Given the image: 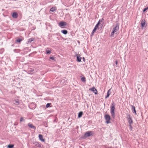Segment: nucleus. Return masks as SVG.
Returning <instances> with one entry per match:
<instances>
[{"label":"nucleus","instance_id":"15","mask_svg":"<svg viewBox=\"0 0 148 148\" xmlns=\"http://www.w3.org/2000/svg\"><path fill=\"white\" fill-rule=\"evenodd\" d=\"M34 69L32 68H30L28 69V73L29 74H32V72L34 71Z\"/></svg>","mask_w":148,"mask_h":148},{"label":"nucleus","instance_id":"29","mask_svg":"<svg viewBox=\"0 0 148 148\" xmlns=\"http://www.w3.org/2000/svg\"><path fill=\"white\" fill-rule=\"evenodd\" d=\"M148 9V7L144 8L143 10V12H145Z\"/></svg>","mask_w":148,"mask_h":148},{"label":"nucleus","instance_id":"32","mask_svg":"<svg viewBox=\"0 0 148 148\" xmlns=\"http://www.w3.org/2000/svg\"><path fill=\"white\" fill-rule=\"evenodd\" d=\"M50 59L52 60H54V57L53 56L51 57L50 58Z\"/></svg>","mask_w":148,"mask_h":148},{"label":"nucleus","instance_id":"11","mask_svg":"<svg viewBox=\"0 0 148 148\" xmlns=\"http://www.w3.org/2000/svg\"><path fill=\"white\" fill-rule=\"evenodd\" d=\"M111 89H110L108 90L107 93V95L105 97L106 98H108L109 97L111 93Z\"/></svg>","mask_w":148,"mask_h":148},{"label":"nucleus","instance_id":"16","mask_svg":"<svg viewBox=\"0 0 148 148\" xmlns=\"http://www.w3.org/2000/svg\"><path fill=\"white\" fill-rule=\"evenodd\" d=\"M132 107V110L133 112V113H135L136 114V111L135 110V107L133 106H131Z\"/></svg>","mask_w":148,"mask_h":148},{"label":"nucleus","instance_id":"21","mask_svg":"<svg viewBox=\"0 0 148 148\" xmlns=\"http://www.w3.org/2000/svg\"><path fill=\"white\" fill-rule=\"evenodd\" d=\"M83 114V112H80L78 114V117L79 118L81 117Z\"/></svg>","mask_w":148,"mask_h":148},{"label":"nucleus","instance_id":"35","mask_svg":"<svg viewBox=\"0 0 148 148\" xmlns=\"http://www.w3.org/2000/svg\"><path fill=\"white\" fill-rule=\"evenodd\" d=\"M115 64H116V65H117V64H118V62H117V60H116L115 61Z\"/></svg>","mask_w":148,"mask_h":148},{"label":"nucleus","instance_id":"7","mask_svg":"<svg viewBox=\"0 0 148 148\" xmlns=\"http://www.w3.org/2000/svg\"><path fill=\"white\" fill-rule=\"evenodd\" d=\"M12 16L14 18H17L18 16V15L16 12H14L12 13Z\"/></svg>","mask_w":148,"mask_h":148},{"label":"nucleus","instance_id":"13","mask_svg":"<svg viewBox=\"0 0 148 148\" xmlns=\"http://www.w3.org/2000/svg\"><path fill=\"white\" fill-rule=\"evenodd\" d=\"M67 83V81L66 80H65L64 79L62 80L61 82V84L63 85H65Z\"/></svg>","mask_w":148,"mask_h":148},{"label":"nucleus","instance_id":"14","mask_svg":"<svg viewBox=\"0 0 148 148\" xmlns=\"http://www.w3.org/2000/svg\"><path fill=\"white\" fill-rule=\"evenodd\" d=\"M38 137L39 139L42 142H44L45 140L43 138V136L41 134H39Z\"/></svg>","mask_w":148,"mask_h":148},{"label":"nucleus","instance_id":"24","mask_svg":"<svg viewBox=\"0 0 148 148\" xmlns=\"http://www.w3.org/2000/svg\"><path fill=\"white\" fill-rule=\"evenodd\" d=\"M14 146L13 145H9L8 146V148H13Z\"/></svg>","mask_w":148,"mask_h":148},{"label":"nucleus","instance_id":"12","mask_svg":"<svg viewBox=\"0 0 148 148\" xmlns=\"http://www.w3.org/2000/svg\"><path fill=\"white\" fill-rule=\"evenodd\" d=\"M46 51L47 54H49L51 53V50L50 48H47L46 49Z\"/></svg>","mask_w":148,"mask_h":148},{"label":"nucleus","instance_id":"33","mask_svg":"<svg viewBox=\"0 0 148 148\" xmlns=\"http://www.w3.org/2000/svg\"><path fill=\"white\" fill-rule=\"evenodd\" d=\"M100 22L99 21L96 24L97 25L99 26V25L100 24Z\"/></svg>","mask_w":148,"mask_h":148},{"label":"nucleus","instance_id":"17","mask_svg":"<svg viewBox=\"0 0 148 148\" xmlns=\"http://www.w3.org/2000/svg\"><path fill=\"white\" fill-rule=\"evenodd\" d=\"M98 26H99L97 25H95V27H94L93 30V31L92 32V34H93L96 31V30H97V29L98 28Z\"/></svg>","mask_w":148,"mask_h":148},{"label":"nucleus","instance_id":"10","mask_svg":"<svg viewBox=\"0 0 148 148\" xmlns=\"http://www.w3.org/2000/svg\"><path fill=\"white\" fill-rule=\"evenodd\" d=\"M66 25V23L63 21L60 22L59 24V25L60 26H65Z\"/></svg>","mask_w":148,"mask_h":148},{"label":"nucleus","instance_id":"30","mask_svg":"<svg viewBox=\"0 0 148 148\" xmlns=\"http://www.w3.org/2000/svg\"><path fill=\"white\" fill-rule=\"evenodd\" d=\"M104 21V19L102 18L101 19L99 20V21L100 22V23L103 22Z\"/></svg>","mask_w":148,"mask_h":148},{"label":"nucleus","instance_id":"23","mask_svg":"<svg viewBox=\"0 0 148 148\" xmlns=\"http://www.w3.org/2000/svg\"><path fill=\"white\" fill-rule=\"evenodd\" d=\"M22 40L21 38H18L16 40V42H21L22 41Z\"/></svg>","mask_w":148,"mask_h":148},{"label":"nucleus","instance_id":"27","mask_svg":"<svg viewBox=\"0 0 148 148\" xmlns=\"http://www.w3.org/2000/svg\"><path fill=\"white\" fill-rule=\"evenodd\" d=\"M51 104V103H47L46 106V108H47L49 107L50 106Z\"/></svg>","mask_w":148,"mask_h":148},{"label":"nucleus","instance_id":"26","mask_svg":"<svg viewBox=\"0 0 148 148\" xmlns=\"http://www.w3.org/2000/svg\"><path fill=\"white\" fill-rule=\"evenodd\" d=\"M34 40V39L33 38H30L28 40V42H31L33 41Z\"/></svg>","mask_w":148,"mask_h":148},{"label":"nucleus","instance_id":"20","mask_svg":"<svg viewBox=\"0 0 148 148\" xmlns=\"http://www.w3.org/2000/svg\"><path fill=\"white\" fill-rule=\"evenodd\" d=\"M61 32L62 33L65 35L66 34L68 33V32L67 30L65 29L62 30Z\"/></svg>","mask_w":148,"mask_h":148},{"label":"nucleus","instance_id":"25","mask_svg":"<svg viewBox=\"0 0 148 148\" xmlns=\"http://www.w3.org/2000/svg\"><path fill=\"white\" fill-rule=\"evenodd\" d=\"M15 101V103H14V104H15L16 105H18L19 104V102L17 100Z\"/></svg>","mask_w":148,"mask_h":148},{"label":"nucleus","instance_id":"1","mask_svg":"<svg viewBox=\"0 0 148 148\" xmlns=\"http://www.w3.org/2000/svg\"><path fill=\"white\" fill-rule=\"evenodd\" d=\"M115 104L114 102H113L112 104V106L111 107L110 113L112 117L114 118L115 117L114 110L115 108Z\"/></svg>","mask_w":148,"mask_h":148},{"label":"nucleus","instance_id":"34","mask_svg":"<svg viewBox=\"0 0 148 148\" xmlns=\"http://www.w3.org/2000/svg\"><path fill=\"white\" fill-rule=\"evenodd\" d=\"M81 79L82 82H83V77H81Z\"/></svg>","mask_w":148,"mask_h":148},{"label":"nucleus","instance_id":"4","mask_svg":"<svg viewBox=\"0 0 148 148\" xmlns=\"http://www.w3.org/2000/svg\"><path fill=\"white\" fill-rule=\"evenodd\" d=\"M105 118L106 121V123L108 124L111 123L110 121L111 119L110 116L108 114H106L104 116Z\"/></svg>","mask_w":148,"mask_h":148},{"label":"nucleus","instance_id":"9","mask_svg":"<svg viewBox=\"0 0 148 148\" xmlns=\"http://www.w3.org/2000/svg\"><path fill=\"white\" fill-rule=\"evenodd\" d=\"M28 126L30 128H33L34 130H35L36 127L34 126L33 124H31L30 123H29L28 124Z\"/></svg>","mask_w":148,"mask_h":148},{"label":"nucleus","instance_id":"3","mask_svg":"<svg viewBox=\"0 0 148 148\" xmlns=\"http://www.w3.org/2000/svg\"><path fill=\"white\" fill-rule=\"evenodd\" d=\"M94 134L93 131H88L85 132L84 135V137L87 138L90 136H92Z\"/></svg>","mask_w":148,"mask_h":148},{"label":"nucleus","instance_id":"28","mask_svg":"<svg viewBox=\"0 0 148 148\" xmlns=\"http://www.w3.org/2000/svg\"><path fill=\"white\" fill-rule=\"evenodd\" d=\"M25 120L23 119V117H21V118L20 121V122H21L23 121H24Z\"/></svg>","mask_w":148,"mask_h":148},{"label":"nucleus","instance_id":"6","mask_svg":"<svg viewBox=\"0 0 148 148\" xmlns=\"http://www.w3.org/2000/svg\"><path fill=\"white\" fill-rule=\"evenodd\" d=\"M89 90L92 91L95 94H97V91L94 87L90 88Z\"/></svg>","mask_w":148,"mask_h":148},{"label":"nucleus","instance_id":"2","mask_svg":"<svg viewBox=\"0 0 148 148\" xmlns=\"http://www.w3.org/2000/svg\"><path fill=\"white\" fill-rule=\"evenodd\" d=\"M119 24H117L116 25V26L114 28H113L112 32H111L110 36L111 37H112L114 36V33L116 34L117 33H116L117 32V31L119 30Z\"/></svg>","mask_w":148,"mask_h":148},{"label":"nucleus","instance_id":"36","mask_svg":"<svg viewBox=\"0 0 148 148\" xmlns=\"http://www.w3.org/2000/svg\"><path fill=\"white\" fill-rule=\"evenodd\" d=\"M86 81V78L84 77V82H85Z\"/></svg>","mask_w":148,"mask_h":148},{"label":"nucleus","instance_id":"8","mask_svg":"<svg viewBox=\"0 0 148 148\" xmlns=\"http://www.w3.org/2000/svg\"><path fill=\"white\" fill-rule=\"evenodd\" d=\"M141 27L142 28L145 27V21L144 19H143L142 20L141 22Z\"/></svg>","mask_w":148,"mask_h":148},{"label":"nucleus","instance_id":"37","mask_svg":"<svg viewBox=\"0 0 148 148\" xmlns=\"http://www.w3.org/2000/svg\"><path fill=\"white\" fill-rule=\"evenodd\" d=\"M84 61H85V58H84Z\"/></svg>","mask_w":148,"mask_h":148},{"label":"nucleus","instance_id":"19","mask_svg":"<svg viewBox=\"0 0 148 148\" xmlns=\"http://www.w3.org/2000/svg\"><path fill=\"white\" fill-rule=\"evenodd\" d=\"M33 144L34 145L37 147H40V145L38 142H35L33 143Z\"/></svg>","mask_w":148,"mask_h":148},{"label":"nucleus","instance_id":"31","mask_svg":"<svg viewBox=\"0 0 148 148\" xmlns=\"http://www.w3.org/2000/svg\"><path fill=\"white\" fill-rule=\"evenodd\" d=\"M129 126L130 127V130H132V124H129Z\"/></svg>","mask_w":148,"mask_h":148},{"label":"nucleus","instance_id":"5","mask_svg":"<svg viewBox=\"0 0 148 148\" xmlns=\"http://www.w3.org/2000/svg\"><path fill=\"white\" fill-rule=\"evenodd\" d=\"M127 119L129 124H132L133 123V120L132 119V117L130 115H127Z\"/></svg>","mask_w":148,"mask_h":148},{"label":"nucleus","instance_id":"22","mask_svg":"<svg viewBox=\"0 0 148 148\" xmlns=\"http://www.w3.org/2000/svg\"><path fill=\"white\" fill-rule=\"evenodd\" d=\"M56 10V8H55L52 7L50 9V11H51L52 12H54L55 10Z\"/></svg>","mask_w":148,"mask_h":148},{"label":"nucleus","instance_id":"18","mask_svg":"<svg viewBox=\"0 0 148 148\" xmlns=\"http://www.w3.org/2000/svg\"><path fill=\"white\" fill-rule=\"evenodd\" d=\"M77 61L78 62H80L81 61V57H80L79 55H78V54L77 55Z\"/></svg>","mask_w":148,"mask_h":148}]
</instances>
